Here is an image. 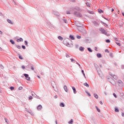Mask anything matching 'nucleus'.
<instances>
[{"label":"nucleus","mask_w":124,"mask_h":124,"mask_svg":"<svg viewBox=\"0 0 124 124\" xmlns=\"http://www.w3.org/2000/svg\"><path fill=\"white\" fill-rule=\"evenodd\" d=\"M99 31L102 34H105V35H106L107 36H109L110 35L109 33H107V31L103 28H100Z\"/></svg>","instance_id":"nucleus-1"},{"label":"nucleus","mask_w":124,"mask_h":124,"mask_svg":"<svg viewBox=\"0 0 124 124\" xmlns=\"http://www.w3.org/2000/svg\"><path fill=\"white\" fill-rule=\"evenodd\" d=\"M51 86L52 88L54 89L55 92H57V84H56V82L54 81H51Z\"/></svg>","instance_id":"nucleus-2"},{"label":"nucleus","mask_w":124,"mask_h":124,"mask_svg":"<svg viewBox=\"0 0 124 124\" xmlns=\"http://www.w3.org/2000/svg\"><path fill=\"white\" fill-rule=\"evenodd\" d=\"M74 14L77 17H82V14H81V13H80L79 12L75 11Z\"/></svg>","instance_id":"nucleus-3"},{"label":"nucleus","mask_w":124,"mask_h":124,"mask_svg":"<svg viewBox=\"0 0 124 124\" xmlns=\"http://www.w3.org/2000/svg\"><path fill=\"white\" fill-rule=\"evenodd\" d=\"M72 10L74 11H82V10L79 7H75L74 8H72Z\"/></svg>","instance_id":"nucleus-4"},{"label":"nucleus","mask_w":124,"mask_h":124,"mask_svg":"<svg viewBox=\"0 0 124 124\" xmlns=\"http://www.w3.org/2000/svg\"><path fill=\"white\" fill-rule=\"evenodd\" d=\"M118 85L119 87H124V82L121 80L118 81Z\"/></svg>","instance_id":"nucleus-5"},{"label":"nucleus","mask_w":124,"mask_h":124,"mask_svg":"<svg viewBox=\"0 0 124 124\" xmlns=\"http://www.w3.org/2000/svg\"><path fill=\"white\" fill-rule=\"evenodd\" d=\"M109 75H110V76L113 78V79H115V80H117L118 79V77L117 76L112 74L111 73H109Z\"/></svg>","instance_id":"nucleus-6"},{"label":"nucleus","mask_w":124,"mask_h":124,"mask_svg":"<svg viewBox=\"0 0 124 124\" xmlns=\"http://www.w3.org/2000/svg\"><path fill=\"white\" fill-rule=\"evenodd\" d=\"M53 14L54 15H55V16H60V13L57 11H53Z\"/></svg>","instance_id":"nucleus-7"},{"label":"nucleus","mask_w":124,"mask_h":124,"mask_svg":"<svg viewBox=\"0 0 124 124\" xmlns=\"http://www.w3.org/2000/svg\"><path fill=\"white\" fill-rule=\"evenodd\" d=\"M17 42H23V41H24V40L23 39V38H20L16 40Z\"/></svg>","instance_id":"nucleus-8"},{"label":"nucleus","mask_w":124,"mask_h":124,"mask_svg":"<svg viewBox=\"0 0 124 124\" xmlns=\"http://www.w3.org/2000/svg\"><path fill=\"white\" fill-rule=\"evenodd\" d=\"M76 25H77V27H78V28H80V27H82V26H83V24H82L79 22L77 23Z\"/></svg>","instance_id":"nucleus-9"},{"label":"nucleus","mask_w":124,"mask_h":124,"mask_svg":"<svg viewBox=\"0 0 124 124\" xmlns=\"http://www.w3.org/2000/svg\"><path fill=\"white\" fill-rule=\"evenodd\" d=\"M72 88L74 92V93H75V94L77 93V91H76V89L75 88V87H72Z\"/></svg>","instance_id":"nucleus-10"},{"label":"nucleus","mask_w":124,"mask_h":124,"mask_svg":"<svg viewBox=\"0 0 124 124\" xmlns=\"http://www.w3.org/2000/svg\"><path fill=\"white\" fill-rule=\"evenodd\" d=\"M79 51H81V52H83V51H84V50H85V47H84L83 46H80L79 48Z\"/></svg>","instance_id":"nucleus-11"},{"label":"nucleus","mask_w":124,"mask_h":124,"mask_svg":"<svg viewBox=\"0 0 124 124\" xmlns=\"http://www.w3.org/2000/svg\"><path fill=\"white\" fill-rule=\"evenodd\" d=\"M37 110H41L42 109V105H39L37 108Z\"/></svg>","instance_id":"nucleus-12"},{"label":"nucleus","mask_w":124,"mask_h":124,"mask_svg":"<svg viewBox=\"0 0 124 124\" xmlns=\"http://www.w3.org/2000/svg\"><path fill=\"white\" fill-rule=\"evenodd\" d=\"M31 94L32 96H33V97H36V96H37V95H36V94H35V93L33 92H31Z\"/></svg>","instance_id":"nucleus-13"},{"label":"nucleus","mask_w":124,"mask_h":124,"mask_svg":"<svg viewBox=\"0 0 124 124\" xmlns=\"http://www.w3.org/2000/svg\"><path fill=\"white\" fill-rule=\"evenodd\" d=\"M7 21L8 22V23H9V24H11V25H13V22H12L11 21V20L10 19H7Z\"/></svg>","instance_id":"nucleus-14"},{"label":"nucleus","mask_w":124,"mask_h":124,"mask_svg":"<svg viewBox=\"0 0 124 124\" xmlns=\"http://www.w3.org/2000/svg\"><path fill=\"white\" fill-rule=\"evenodd\" d=\"M58 39L59 40H61V41H62V40H63V38H62V37L61 36H59L58 37Z\"/></svg>","instance_id":"nucleus-15"},{"label":"nucleus","mask_w":124,"mask_h":124,"mask_svg":"<svg viewBox=\"0 0 124 124\" xmlns=\"http://www.w3.org/2000/svg\"><path fill=\"white\" fill-rule=\"evenodd\" d=\"M65 106V105H64V103H61L60 104V107H64Z\"/></svg>","instance_id":"nucleus-16"},{"label":"nucleus","mask_w":124,"mask_h":124,"mask_svg":"<svg viewBox=\"0 0 124 124\" xmlns=\"http://www.w3.org/2000/svg\"><path fill=\"white\" fill-rule=\"evenodd\" d=\"M63 89H64L65 92H66V93H67V92H68L67 87H66V85H64V86Z\"/></svg>","instance_id":"nucleus-17"},{"label":"nucleus","mask_w":124,"mask_h":124,"mask_svg":"<svg viewBox=\"0 0 124 124\" xmlns=\"http://www.w3.org/2000/svg\"><path fill=\"white\" fill-rule=\"evenodd\" d=\"M93 95H94V97H95V98H96V99H98V95H97V94L94 93Z\"/></svg>","instance_id":"nucleus-18"},{"label":"nucleus","mask_w":124,"mask_h":124,"mask_svg":"<svg viewBox=\"0 0 124 124\" xmlns=\"http://www.w3.org/2000/svg\"><path fill=\"white\" fill-rule=\"evenodd\" d=\"M70 38L72 40H74V39H75V38H74V36L72 35H70Z\"/></svg>","instance_id":"nucleus-19"},{"label":"nucleus","mask_w":124,"mask_h":124,"mask_svg":"<svg viewBox=\"0 0 124 124\" xmlns=\"http://www.w3.org/2000/svg\"><path fill=\"white\" fill-rule=\"evenodd\" d=\"M84 85L85 86V87H87V88H89V87H90V85H89V84L87 82L84 83Z\"/></svg>","instance_id":"nucleus-20"},{"label":"nucleus","mask_w":124,"mask_h":124,"mask_svg":"<svg viewBox=\"0 0 124 124\" xmlns=\"http://www.w3.org/2000/svg\"><path fill=\"white\" fill-rule=\"evenodd\" d=\"M87 49L88 51H89V52H90V53H92L93 50H92V49L90 47L87 48Z\"/></svg>","instance_id":"nucleus-21"},{"label":"nucleus","mask_w":124,"mask_h":124,"mask_svg":"<svg viewBox=\"0 0 124 124\" xmlns=\"http://www.w3.org/2000/svg\"><path fill=\"white\" fill-rule=\"evenodd\" d=\"M28 113H30L31 116H33V112L31 110H29Z\"/></svg>","instance_id":"nucleus-22"},{"label":"nucleus","mask_w":124,"mask_h":124,"mask_svg":"<svg viewBox=\"0 0 124 124\" xmlns=\"http://www.w3.org/2000/svg\"><path fill=\"white\" fill-rule=\"evenodd\" d=\"M97 58H101V57H102V56L101 55V54L98 53V54H97Z\"/></svg>","instance_id":"nucleus-23"},{"label":"nucleus","mask_w":124,"mask_h":124,"mask_svg":"<svg viewBox=\"0 0 124 124\" xmlns=\"http://www.w3.org/2000/svg\"><path fill=\"white\" fill-rule=\"evenodd\" d=\"M10 42H11V43L12 44H13V45H14V44H15V42H14V41H13V40H10Z\"/></svg>","instance_id":"nucleus-24"},{"label":"nucleus","mask_w":124,"mask_h":124,"mask_svg":"<svg viewBox=\"0 0 124 124\" xmlns=\"http://www.w3.org/2000/svg\"><path fill=\"white\" fill-rule=\"evenodd\" d=\"M113 82H111V84H112V85H113V86H115L116 85V82H115V80H112Z\"/></svg>","instance_id":"nucleus-25"},{"label":"nucleus","mask_w":124,"mask_h":124,"mask_svg":"<svg viewBox=\"0 0 124 124\" xmlns=\"http://www.w3.org/2000/svg\"><path fill=\"white\" fill-rule=\"evenodd\" d=\"M69 124H73V120L71 119L70 121L68 122Z\"/></svg>","instance_id":"nucleus-26"},{"label":"nucleus","mask_w":124,"mask_h":124,"mask_svg":"<svg viewBox=\"0 0 124 124\" xmlns=\"http://www.w3.org/2000/svg\"><path fill=\"white\" fill-rule=\"evenodd\" d=\"M70 60H71V62H76V61H75L74 59H73V58H71V59H70Z\"/></svg>","instance_id":"nucleus-27"},{"label":"nucleus","mask_w":124,"mask_h":124,"mask_svg":"<svg viewBox=\"0 0 124 124\" xmlns=\"http://www.w3.org/2000/svg\"><path fill=\"white\" fill-rule=\"evenodd\" d=\"M98 12H99V13H100V14L103 13V10H101V9H99V10H98Z\"/></svg>","instance_id":"nucleus-28"},{"label":"nucleus","mask_w":124,"mask_h":124,"mask_svg":"<svg viewBox=\"0 0 124 124\" xmlns=\"http://www.w3.org/2000/svg\"><path fill=\"white\" fill-rule=\"evenodd\" d=\"M24 44L26 45V46H29V45L28 44V41H24Z\"/></svg>","instance_id":"nucleus-29"},{"label":"nucleus","mask_w":124,"mask_h":124,"mask_svg":"<svg viewBox=\"0 0 124 124\" xmlns=\"http://www.w3.org/2000/svg\"><path fill=\"white\" fill-rule=\"evenodd\" d=\"M16 48H17V49H21V46H20L19 45H16Z\"/></svg>","instance_id":"nucleus-30"},{"label":"nucleus","mask_w":124,"mask_h":124,"mask_svg":"<svg viewBox=\"0 0 124 124\" xmlns=\"http://www.w3.org/2000/svg\"><path fill=\"white\" fill-rule=\"evenodd\" d=\"M24 76L26 78H28V77H29V75L27 74H24Z\"/></svg>","instance_id":"nucleus-31"},{"label":"nucleus","mask_w":124,"mask_h":124,"mask_svg":"<svg viewBox=\"0 0 124 124\" xmlns=\"http://www.w3.org/2000/svg\"><path fill=\"white\" fill-rule=\"evenodd\" d=\"M85 93H87V94H88V96H91V93H90L87 91H85Z\"/></svg>","instance_id":"nucleus-32"},{"label":"nucleus","mask_w":124,"mask_h":124,"mask_svg":"<svg viewBox=\"0 0 124 124\" xmlns=\"http://www.w3.org/2000/svg\"><path fill=\"white\" fill-rule=\"evenodd\" d=\"M95 108H96V110H97V111L98 112H100V109L99 108H98L97 107V106H95Z\"/></svg>","instance_id":"nucleus-33"},{"label":"nucleus","mask_w":124,"mask_h":124,"mask_svg":"<svg viewBox=\"0 0 124 124\" xmlns=\"http://www.w3.org/2000/svg\"><path fill=\"white\" fill-rule=\"evenodd\" d=\"M76 64H77L78 65V66H79V67L80 68H81V65H80V64H79L77 61L76 62Z\"/></svg>","instance_id":"nucleus-34"},{"label":"nucleus","mask_w":124,"mask_h":124,"mask_svg":"<svg viewBox=\"0 0 124 124\" xmlns=\"http://www.w3.org/2000/svg\"><path fill=\"white\" fill-rule=\"evenodd\" d=\"M114 40H115L116 42H119L120 41H119V40H118L117 38H114Z\"/></svg>","instance_id":"nucleus-35"},{"label":"nucleus","mask_w":124,"mask_h":124,"mask_svg":"<svg viewBox=\"0 0 124 124\" xmlns=\"http://www.w3.org/2000/svg\"><path fill=\"white\" fill-rule=\"evenodd\" d=\"M27 81H31V78L30 77H28V78H26Z\"/></svg>","instance_id":"nucleus-36"},{"label":"nucleus","mask_w":124,"mask_h":124,"mask_svg":"<svg viewBox=\"0 0 124 124\" xmlns=\"http://www.w3.org/2000/svg\"><path fill=\"white\" fill-rule=\"evenodd\" d=\"M115 112H119V108H115Z\"/></svg>","instance_id":"nucleus-37"},{"label":"nucleus","mask_w":124,"mask_h":124,"mask_svg":"<svg viewBox=\"0 0 124 124\" xmlns=\"http://www.w3.org/2000/svg\"><path fill=\"white\" fill-rule=\"evenodd\" d=\"M19 60H23V57H22V56L20 55V54H19Z\"/></svg>","instance_id":"nucleus-38"},{"label":"nucleus","mask_w":124,"mask_h":124,"mask_svg":"<svg viewBox=\"0 0 124 124\" xmlns=\"http://www.w3.org/2000/svg\"><path fill=\"white\" fill-rule=\"evenodd\" d=\"M106 42H107V43H110V40H109V39L106 40Z\"/></svg>","instance_id":"nucleus-39"},{"label":"nucleus","mask_w":124,"mask_h":124,"mask_svg":"<svg viewBox=\"0 0 124 124\" xmlns=\"http://www.w3.org/2000/svg\"><path fill=\"white\" fill-rule=\"evenodd\" d=\"M64 23L67 24V20L66 19H63Z\"/></svg>","instance_id":"nucleus-40"},{"label":"nucleus","mask_w":124,"mask_h":124,"mask_svg":"<svg viewBox=\"0 0 124 124\" xmlns=\"http://www.w3.org/2000/svg\"><path fill=\"white\" fill-rule=\"evenodd\" d=\"M66 46L67 47H71V45L69 43L66 44Z\"/></svg>","instance_id":"nucleus-41"},{"label":"nucleus","mask_w":124,"mask_h":124,"mask_svg":"<svg viewBox=\"0 0 124 124\" xmlns=\"http://www.w3.org/2000/svg\"><path fill=\"white\" fill-rule=\"evenodd\" d=\"M116 44H117V45H118V46H121V44H120L119 42H116Z\"/></svg>","instance_id":"nucleus-42"},{"label":"nucleus","mask_w":124,"mask_h":124,"mask_svg":"<svg viewBox=\"0 0 124 124\" xmlns=\"http://www.w3.org/2000/svg\"><path fill=\"white\" fill-rule=\"evenodd\" d=\"M116 44H117V45H118V46H121V44H120L119 42H116Z\"/></svg>","instance_id":"nucleus-43"},{"label":"nucleus","mask_w":124,"mask_h":124,"mask_svg":"<svg viewBox=\"0 0 124 124\" xmlns=\"http://www.w3.org/2000/svg\"><path fill=\"white\" fill-rule=\"evenodd\" d=\"M32 99V96H30L29 97V100H31Z\"/></svg>","instance_id":"nucleus-44"},{"label":"nucleus","mask_w":124,"mask_h":124,"mask_svg":"<svg viewBox=\"0 0 124 124\" xmlns=\"http://www.w3.org/2000/svg\"><path fill=\"white\" fill-rule=\"evenodd\" d=\"M77 38H78V39H81V36H80V35L77 36Z\"/></svg>","instance_id":"nucleus-45"},{"label":"nucleus","mask_w":124,"mask_h":124,"mask_svg":"<svg viewBox=\"0 0 124 124\" xmlns=\"http://www.w3.org/2000/svg\"><path fill=\"white\" fill-rule=\"evenodd\" d=\"M18 90H19V91H21V90H23V87H22V86L19 87L18 88Z\"/></svg>","instance_id":"nucleus-46"},{"label":"nucleus","mask_w":124,"mask_h":124,"mask_svg":"<svg viewBox=\"0 0 124 124\" xmlns=\"http://www.w3.org/2000/svg\"><path fill=\"white\" fill-rule=\"evenodd\" d=\"M113 96H114V97H115V98H117V95L116 94V93H113Z\"/></svg>","instance_id":"nucleus-47"},{"label":"nucleus","mask_w":124,"mask_h":124,"mask_svg":"<svg viewBox=\"0 0 124 124\" xmlns=\"http://www.w3.org/2000/svg\"><path fill=\"white\" fill-rule=\"evenodd\" d=\"M66 57V58H70V56H69V55L66 54H65Z\"/></svg>","instance_id":"nucleus-48"},{"label":"nucleus","mask_w":124,"mask_h":124,"mask_svg":"<svg viewBox=\"0 0 124 124\" xmlns=\"http://www.w3.org/2000/svg\"><path fill=\"white\" fill-rule=\"evenodd\" d=\"M105 52L106 53L107 52L108 53H110V51H109L108 49H105Z\"/></svg>","instance_id":"nucleus-49"},{"label":"nucleus","mask_w":124,"mask_h":124,"mask_svg":"<svg viewBox=\"0 0 124 124\" xmlns=\"http://www.w3.org/2000/svg\"><path fill=\"white\" fill-rule=\"evenodd\" d=\"M10 90H11V91H13V90H14V87L11 86L10 87Z\"/></svg>","instance_id":"nucleus-50"},{"label":"nucleus","mask_w":124,"mask_h":124,"mask_svg":"<svg viewBox=\"0 0 124 124\" xmlns=\"http://www.w3.org/2000/svg\"><path fill=\"white\" fill-rule=\"evenodd\" d=\"M5 122V123H7V124H8V122H7V118H4Z\"/></svg>","instance_id":"nucleus-51"},{"label":"nucleus","mask_w":124,"mask_h":124,"mask_svg":"<svg viewBox=\"0 0 124 124\" xmlns=\"http://www.w3.org/2000/svg\"><path fill=\"white\" fill-rule=\"evenodd\" d=\"M0 68H1V69H3L4 68L3 66L1 64H0Z\"/></svg>","instance_id":"nucleus-52"},{"label":"nucleus","mask_w":124,"mask_h":124,"mask_svg":"<svg viewBox=\"0 0 124 124\" xmlns=\"http://www.w3.org/2000/svg\"><path fill=\"white\" fill-rule=\"evenodd\" d=\"M31 70H34V67H33V66H31Z\"/></svg>","instance_id":"nucleus-53"},{"label":"nucleus","mask_w":124,"mask_h":124,"mask_svg":"<svg viewBox=\"0 0 124 124\" xmlns=\"http://www.w3.org/2000/svg\"><path fill=\"white\" fill-rule=\"evenodd\" d=\"M103 18H104V19H105V20H107V21H109V19H108V18H106V17L103 16Z\"/></svg>","instance_id":"nucleus-54"},{"label":"nucleus","mask_w":124,"mask_h":124,"mask_svg":"<svg viewBox=\"0 0 124 124\" xmlns=\"http://www.w3.org/2000/svg\"><path fill=\"white\" fill-rule=\"evenodd\" d=\"M22 49H26V46H22Z\"/></svg>","instance_id":"nucleus-55"},{"label":"nucleus","mask_w":124,"mask_h":124,"mask_svg":"<svg viewBox=\"0 0 124 124\" xmlns=\"http://www.w3.org/2000/svg\"><path fill=\"white\" fill-rule=\"evenodd\" d=\"M35 98H37V99H41L40 97H39V96H37H37H36Z\"/></svg>","instance_id":"nucleus-56"},{"label":"nucleus","mask_w":124,"mask_h":124,"mask_svg":"<svg viewBox=\"0 0 124 124\" xmlns=\"http://www.w3.org/2000/svg\"><path fill=\"white\" fill-rule=\"evenodd\" d=\"M86 5H87V6H88V7H90V3H87Z\"/></svg>","instance_id":"nucleus-57"},{"label":"nucleus","mask_w":124,"mask_h":124,"mask_svg":"<svg viewBox=\"0 0 124 124\" xmlns=\"http://www.w3.org/2000/svg\"><path fill=\"white\" fill-rule=\"evenodd\" d=\"M103 24H104L105 25H106V27L107 28H108V24H107L106 23H103Z\"/></svg>","instance_id":"nucleus-58"},{"label":"nucleus","mask_w":124,"mask_h":124,"mask_svg":"<svg viewBox=\"0 0 124 124\" xmlns=\"http://www.w3.org/2000/svg\"><path fill=\"white\" fill-rule=\"evenodd\" d=\"M121 68H122V69H124V65H122L121 66Z\"/></svg>","instance_id":"nucleus-59"},{"label":"nucleus","mask_w":124,"mask_h":124,"mask_svg":"<svg viewBox=\"0 0 124 124\" xmlns=\"http://www.w3.org/2000/svg\"><path fill=\"white\" fill-rule=\"evenodd\" d=\"M22 69H25V66L23 65L21 66Z\"/></svg>","instance_id":"nucleus-60"},{"label":"nucleus","mask_w":124,"mask_h":124,"mask_svg":"<svg viewBox=\"0 0 124 124\" xmlns=\"http://www.w3.org/2000/svg\"><path fill=\"white\" fill-rule=\"evenodd\" d=\"M66 14H70V12H69V11H67Z\"/></svg>","instance_id":"nucleus-61"},{"label":"nucleus","mask_w":124,"mask_h":124,"mask_svg":"<svg viewBox=\"0 0 124 124\" xmlns=\"http://www.w3.org/2000/svg\"><path fill=\"white\" fill-rule=\"evenodd\" d=\"M122 117H124V112L122 113Z\"/></svg>","instance_id":"nucleus-62"},{"label":"nucleus","mask_w":124,"mask_h":124,"mask_svg":"<svg viewBox=\"0 0 124 124\" xmlns=\"http://www.w3.org/2000/svg\"><path fill=\"white\" fill-rule=\"evenodd\" d=\"M58 97V95H56L54 96V98H57Z\"/></svg>","instance_id":"nucleus-63"},{"label":"nucleus","mask_w":124,"mask_h":124,"mask_svg":"<svg viewBox=\"0 0 124 124\" xmlns=\"http://www.w3.org/2000/svg\"><path fill=\"white\" fill-rule=\"evenodd\" d=\"M55 123L56 124H58V120H55Z\"/></svg>","instance_id":"nucleus-64"}]
</instances>
